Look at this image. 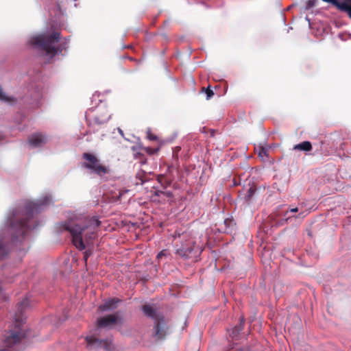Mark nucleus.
<instances>
[{
    "label": "nucleus",
    "mask_w": 351,
    "mask_h": 351,
    "mask_svg": "<svg viewBox=\"0 0 351 351\" xmlns=\"http://www.w3.org/2000/svg\"><path fill=\"white\" fill-rule=\"evenodd\" d=\"M100 221L97 217H86L83 219L71 220L63 224V228L69 232L73 244L80 250L93 243L97 237V228Z\"/></svg>",
    "instance_id": "nucleus-1"
},
{
    "label": "nucleus",
    "mask_w": 351,
    "mask_h": 351,
    "mask_svg": "<svg viewBox=\"0 0 351 351\" xmlns=\"http://www.w3.org/2000/svg\"><path fill=\"white\" fill-rule=\"evenodd\" d=\"M40 206L35 202H28L25 205V211L15 210L12 217L10 219V228L15 230L16 234H13L12 239L15 241L18 237H24L25 234L29 229L28 221L33 217L35 213L39 212Z\"/></svg>",
    "instance_id": "nucleus-2"
},
{
    "label": "nucleus",
    "mask_w": 351,
    "mask_h": 351,
    "mask_svg": "<svg viewBox=\"0 0 351 351\" xmlns=\"http://www.w3.org/2000/svg\"><path fill=\"white\" fill-rule=\"evenodd\" d=\"M29 304V300L24 298L21 302L17 304V312L15 314V326L14 330H10L4 339V345L6 348H10L25 338V331L20 327L23 322V313Z\"/></svg>",
    "instance_id": "nucleus-3"
},
{
    "label": "nucleus",
    "mask_w": 351,
    "mask_h": 351,
    "mask_svg": "<svg viewBox=\"0 0 351 351\" xmlns=\"http://www.w3.org/2000/svg\"><path fill=\"white\" fill-rule=\"evenodd\" d=\"M60 38V34L58 32L51 34L43 33L32 37L30 40V44L38 49L45 51L47 54L54 56L62 51L60 45L56 46Z\"/></svg>",
    "instance_id": "nucleus-4"
},
{
    "label": "nucleus",
    "mask_w": 351,
    "mask_h": 351,
    "mask_svg": "<svg viewBox=\"0 0 351 351\" xmlns=\"http://www.w3.org/2000/svg\"><path fill=\"white\" fill-rule=\"evenodd\" d=\"M180 246L176 249V254L180 257L189 259L198 256L202 250L199 247L195 246L194 239L187 234H183L180 237Z\"/></svg>",
    "instance_id": "nucleus-5"
},
{
    "label": "nucleus",
    "mask_w": 351,
    "mask_h": 351,
    "mask_svg": "<svg viewBox=\"0 0 351 351\" xmlns=\"http://www.w3.org/2000/svg\"><path fill=\"white\" fill-rule=\"evenodd\" d=\"M142 310L146 316L152 318L155 322L154 336L157 339L164 338L166 335L167 326L163 317L157 312L156 308L149 304L143 305Z\"/></svg>",
    "instance_id": "nucleus-6"
},
{
    "label": "nucleus",
    "mask_w": 351,
    "mask_h": 351,
    "mask_svg": "<svg viewBox=\"0 0 351 351\" xmlns=\"http://www.w3.org/2000/svg\"><path fill=\"white\" fill-rule=\"evenodd\" d=\"M82 158L84 162L82 164V167L90 170L97 176L101 177L109 173V168L101 163L95 155L85 152L82 154Z\"/></svg>",
    "instance_id": "nucleus-7"
},
{
    "label": "nucleus",
    "mask_w": 351,
    "mask_h": 351,
    "mask_svg": "<svg viewBox=\"0 0 351 351\" xmlns=\"http://www.w3.org/2000/svg\"><path fill=\"white\" fill-rule=\"evenodd\" d=\"M110 118V115L105 110L97 109L94 116L91 117L90 114L86 115V119L90 124L102 125L106 123Z\"/></svg>",
    "instance_id": "nucleus-8"
},
{
    "label": "nucleus",
    "mask_w": 351,
    "mask_h": 351,
    "mask_svg": "<svg viewBox=\"0 0 351 351\" xmlns=\"http://www.w3.org/2000/svg\"><path fill=\"white\" fill-rule=\"evenodd\" d=\"M172 197L173 193L171 191L158 189H156L154 194L152 195L153 201H157L160 203H165L166 202L171 199Z\"/></svg>",
    "instance_id": "nucleus-9"
},
{
    "label": "nucleus",
    "mask_w": 351,
    "mask_h": 351,
    "mask_svg": "<svg viewBox=\"0 0 351 351\" xmlns=\"http://www.w3.org/2000/svg\"><path fill=\"white\" fill-rule=\"evenodd\" d=\"M86 341L88 347H93L94 345H97V346L103 347L106 350H110L112 348L111 341L99 340L92 336L87 337Z\"/></svg>",
    "instance_id": "nucleus-10"
},
{
    "label": "nucleus",
    "mask_w": 351,
    "mask_h": 351,
    "mask_svg": "<svg viewBox=\"0 0 351 351\" xmlns=\"http://www.w3.org/2000/svg\"><path fill=\"white\" fill-rule=\"evenodd\" d=\"M118 319L117 313L108 315L99 318L97 320V325L100 328H106L114 325Z\"/></svg>",
    "instance_id": "nucleus-11"
},
{
    "label": "nucleus",
    "mask_w": 351,
    "mask_h": 351,
    "mask_svg": "<svg viewBox=\"0 0 351 351\" xmlns=\"http://www.w3.org/2000/svg\"><path fill=\"white\" fill-rule=\"evenodd\" d=\"M341 12H346L351 19V1H328Z\"/></svg>",
    "instance_id": "nucleus-12"
},
{
    "label": "nucleus",
    "mask_w": 351,
    "mask_h": 351,
    "mask_svg": "<svg viewBox=\"0 0 351 351\" xmlns=\"http://www.w3.org/2000/svg\"><path fill=\"white\" fill-rule=\"evenodd\" d=\"M28 141L31 145L37 147L45 144L47 138L41 134H34L29 137Z\"/></svg>",
    "instance_id": "nucleus-13"
},
{
    "label": "nucleus",
    "mask_w": 351,
    "mask_h": 351,
    "mask_svg": "<svg viewBox=\"0 0 351 351\" xmlns=\"http://www.w3.org/2000/svg\"><path fill=\"white\" fill-rule=\"evenodd\" d=\"M121 302V300L117 298H112L106 300L102 305H100L99 308L102 311L114 309L117 308L118 304Z\"/></svg>",
    "instance_id": "nucleus-14"
},
{
    "label": "nucleus",
    "mask_w": 351,
    "mask_h": 351,
    "mask_svg": "<svg viewBox=\"0 0 351 351\" xmlns=\"http://www.w3.org/2000/svg\"><path fill=\"white\" fill-rule=\"evenodd\" d=\"M293 149L309 152L312 149V145L309 141H303L299 144L294 145Z\"/></svg>",
    "instance_id": "nucleus-15"
},
{
    "label": "nucleus",
    "mask_w": 351,
    "mask_h": 351,
    "mask_svg": "<svg viewBox=\"0 0 351 351\" xmlns=\"http://www.w3.org/2000/svg\"><path fill=\"white\" fill-rule=\"evenodd\" d=\"M158 182L161 184L163 189H166L171 184V180L167 178L165 175H159L157 178Z\"/></svg>",
    "instance_id": "nucleus-16"
},
{
    "label": "nucleus",
    "mask_w": 351,
    "mask_h": 351,
    "mask_svg": "<svg viewBox=\"0 0 351 351\" xmlns=\"http://www.w3.org/2000/svg\"><path fill=\"white\" fill-rule=\"evenodd\" d=\"M243 329V319H241L239 326H236L232 331V336H237Z\"/></svg>",
    "instance_id": "nucleus-17"
},
{
    "label": "nucleus",
    "mask_w": 351,
    "mask_h": 351,
    "mask_svg": "<svg viewBox=\"0 0 351 351\" xmlns=\"http://www.w3.org/2000/svg\"><path fill=\"white\" fill-rule=\"evenodd\" d=\"M202 92H204L206 95V99H210L213 95H214V92L213 90L210 88V86H208L207 88H202Z\"/></svg>",
    "instance_id": "nucleus-18"
},
{
    "label": "nucleus",
    "mask_w": 351,
    "mask_h": 351,
    "mask_svg": "<svg viewBox=\"0 0 351 351\" xmlns=\"http://www.w3.org/2000/svg\"><path fill=\"white\" fill-rule=\"evenodd\" d=\"M0 100L7 102H10L13 99L12 98H10L5 95V93L3 91L2 88L0 86Z\"/></svg>",
    "instance_id": "nucleus-19"
},
{
    "label": "nucleus",
    "mask_w": 351,
    "mask_h": 351,
    "mask_svg": "<svg viewBox=\"0 0 351 351\" xmlns=\"http://www.w3.org/2000/svg\"><path fill=\"white\" fill-rule=\"evenodd\" d=\"M147 137L150 141H157L158 139V136L154 134L150 130L147 132Z\"/></svg>",
    "instance_id": "nucleus-20"
},
{
    "label": "nucleus",
    "mask_w": 351,
    "mask_h": 351,
    "mask_svg": "<svg viewBox=\"0 0 351 351\" xmlns=\"http://www.w3.org/2000/svg\"><path fill=\"white\" fill-rule=\"evenodd\" d=\"M167 255H169V252H168V251H167V250H162L161 252H160L158 254V255H157V256H156V258H157L158 260H160V259H161L163 256H167Z\"/></svg>",
    "instance_id": "nucleus-21"
},
{
    "label": "nucleus",
    "mask_w": 351,
    "mask_h": 351,
    "mask_svg": "<svg viewBox=\"0 0 351 351\" xmlns=\"http://www.w3.org/2000/svg\"><path fill=\"white\" fill-rule=\"evenodd\" d=\"M145 150H146V152L149 154H154L159 150V148L147 147L145 149Z\"/></svg>",
    "instance_id": "nucleus-22"
},
{
    "label": "nucleus",
    "mask_w": 351,
    "mask_h": 351,
    "mask_svg": "<svg viewBox=\"0 0 351 351\" xmlns=\"http://www.w3.org/2000/svg\"><path fill=\"white\" fill-rule=\"evenodd\" d=\"M0 253L1 254L2 256L3 257L5 254H7V252L5 250L4 245L2 241L0 240Z\"/></svg>",
    "instance_id": "nucleus-23"
},
{
    "label": "nucleus",
    "mask_w": 351,
    "mask_h": 351,
    "mask_svg": "<svg viewBox=\"0 0 351 351\" xmlns=\"http://www.w3.org/2000/svg\"><path fill=\"white\" fill-rule=\"evenodd\" d=\"M255 191L256 190L254 188L251 187V188L249 189V190L247 191V197L249 199L251 198L253 196L254 193H255Z\"/></svg>",
    "instance_id": "nucleus-24"
},
{
    "label": "nucleus",
    "mask_w": 351,
    "mask_h": 351,
    "mask_svg": "<svg viewBox=\"0 0 351 351\" xmlns=\"http://www.w3.org/2000/svg\"><path fill=\"white\" fill-rule=\"evenodd\" d=\"M315 1H307L306 5H305V9L308 10L311 8H313L315 5Z\"/></svg>",
    "instance_id": "nucleus-25"
},
{
    "label": "nucleus",
    "mask_w": 351,
    "mask_h": 351,
    "mask_svg": "<svg viewBox=\"0 0 351 351\" xmlns=\"http://www.w3.org/2000/svg\"><path fill=\"white\" fill-rule=\"evenodd\" d=\"M91 254V252L89 251V250H87L86 252H84V261L86 263L88 257L90 256Z\"/></svg>",
    "instance_id": "nucleus-26"
},
{
    "label": "nucleus",
    "mask_w": 351,
    "mask_h": 351,
    "mask_svg": "<svg viewBox=\"0 0 351 351\" xmlns=\"http://www.w3.org/2000/svg\"><path fill=\"white\" fill-rule=\"evenodd\" d=\"M6 299L5 295L1 287L0 286V300H5Z\"/></svg>",
    "instance_id": "nucleus-27"
},
{
    "label": "nucleus",
    "mask_w": 351,
    "mask_h": 351,
    "mask_svg": "<svg viewBox=\"0 0 351 351\" xmlns=\"http://www.w3.org/2000/svg\"><path fill=\"white\" fill-rule=\"evenodd\" d=\"M298 208H291L290 210L291 212H293V213H295V212H298Z\"/></svg>",
    "instance_id": "nucleus-28"
}]
</instances>
